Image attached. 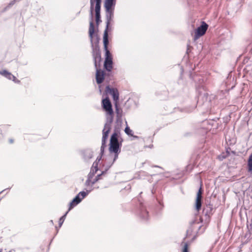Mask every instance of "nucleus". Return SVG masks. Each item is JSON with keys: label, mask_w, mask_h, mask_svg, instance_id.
I'll use <instances>...</instances> for the list:
<instances>
[{"label": "nucleus", "mask_w": 252, "mask_h": 252, "mask_svg": "<svg viewBox=\"0 0 252 252\" xmlns=\"http://www.w3.org/2000/svg\"><path fill=\"white\" fill-rule=\"evenodd\" d=\"M102 103L103 108L106 111L107 114V122L105 124L102 130V145L100 149L101 153H103L104 148L106 147V140L108 138V134L111 129V124L113 121V111L111 103L108 98L106 97L103 99Z\"/></svg>", "instance_id": "obj_1"}, {"label": "nucleus", "mask_w": 252, "mask_h": 252, "mask_svg": "<svg viewBox=\"0 0 252 252\" xmlns=\"http://www.w3.org/2000/svg\"><path fill=\"white\" fill-rule=\"evenodd\" d=\"M95 3V0H90V16L91 19V21L90 23L89 27V36L91 39V42L92 43V54L94 58L95 66H96L97 62L100 61L101 56L99 50V47L98 45V41L97 39L95 42H93V36L94 33V26L93 23V11L94 10V4Z\"/></svg>", "instance_id": "obj_2"}, {"label": "nucleus", "mask_w": 252, "mask_h": 252, "mask_svg": "<svg viewBox=\"0 0 252 252\" xmlns=\"http://www.w3.org/2000/svg\"><path fill=\"white\" fill-rule=\"evenodd\" d=\"M118 134L114 132L111 135L110 142L109 151L110 152L120 153V144L118 139Z\"/></svg>", "instance_id": "obj_3"}, {"label": "nucleus", "mask_w": 252, "mask_h": 252, "mask_svg": "<svg viewBox=\"0 0 252 252\" xmlns=\"http://www.w3.org/2000/svg\"><path fill=\"white\" fill-rule=\"evenodd\" d=\"M91 191V190H87V191H80L69 203L68 211H70L75 206L80 203L82 200L84 199Z\"/></svg>", "instance_id": "obj_4"}, {"label": "nucleus", "mask_w": 252, "mask_h": 252, "mask_svg": "<svg viewBox=\"0 0 252 252\" xmlns=\"http://www.w3.org/2000/svg\"><path fill=\"white\" fill-rule=\"evenodd\" d=\"M208 28V25L205 22H202L201 25L195 31V34L193 37L194 40H196L203 36L206 33Z\"/></svg>", "instance_id": "obj_5"}, {"label": "nucleus", "mask_w": 252, "mask_h": 252, "mask_svg": "<svg viewBox=\"0 0 252 252\" xmlns=\"http://www.w3.org/2000/svg\"><path fill=\"white\" fill-rule=\"evenodd\" d=\"M95 4L94 7V10L95 13V20L97 24H98L100 20V8H101V0H95Z\"/></svg>", "instance_id": "obj_6"}, {"label": "nucleus", "mask_w": 252, "mask_h": 252, "mask_svg": "<svg viewBox=\"0 0 252 252\" xmlns=\"http://www.w3.org/2000/svg\"><path fill=\"white\" fill-rule=\"evenodd\" d=\"M114 18V10H109L106 11V28L104 31V32H107L108 33V32L109 30V27L111 24V22L113 21V19Z\"/></svg>", "instance_id": "obj_7"}, {"label": "nucleus", "mask_w": 252, "mask_h": 252, "mask_svg": "<svg viewBox=\"0 0 252 252\" xmlns=\"http://www.w3.org/2000/svg\"><path fill=\"white\" fill-rule=\"evenodd\" d=\"M97 163L96 162H94L93 165V167H94L95 169V171H93V173H92V171L90 172V173L89 174L88 176V179L86 180L85 182V185L86 186H92V182L93 181L92 179L94 176V175L96 173V171H97Z\"/></svg>", "instance_id": "obj_8"}, {"label": "nucleus", "mask_w": 252, "mask_h": 252, "mask_svg": "<svg viewBox=\"0 0 252 252\" xmlns=\"http://www.w3.org/2000/svg\"><path fill=\"white\" fill-rule=\"evenodd\" d=\"M0 74L4 76L9 80H12L15 83H19L20 81L16 79V77L12 75L10 72H8L6 70L0 71Z\"/></svg>", "instance_id": "obj_9"}, {"label": "nucleus", "mask_w": 252, "mask_h": 252, "mask_svg": "<svg viewBox=\"0 0 252 252\" xmlns=\"http://www.w3.org/2000/svg\"><path fill=\"white\" fill-rule=\"evenodd\" d=\"M106 91L112 96L113 100L115 101V102H117L119 97V94L117 89L114 88H110L109 87H107Z\"/></svg>", "instance_id": "obj_10"}, {"label": "nucleus", "mask_w": 252, "mask_h": 252, "mask_svg": "<svg viewBox=\"0 0 252 252\" xmlns=\"http://www.w3.org/2000/svg\"><path fill=\"white\" fill-rule=\"evenodd\" d=\"M202 193L201 189L200 188L197 193L195 201V208L198 211L201 209L202 206Z\"/></svg>", "instance_id": "obj_11"}, {"label": "nucleus", "mask_w": 252, "mask_h": 252, "mask_svg": "<svg viewBox=\"0 0 252 252\" xmlns=\"http://www.w3.org/2000/svg\"><path fill=\"white\" fill-rule=\"evenodd\" d=\"M108 43H109L108 34L106 32H104L103 44H104V49L106 51V57L111 58L110 53L107 49V46H108Z\"/></svg>", "instance_id": "obj_12"}, {"label": "nucleus", "mask_w": 252, "mask_h": 252, "mask_svg": "<svg viewBox=\"0 0 252 252\" xmlns=\"http://www.w3.org/2000/svg\"><path fill=\"white\" fill-rule=\"evenodd\" d=\"M139 215L140 217L144 220H146L148 219V212L143 205H141L140 206V208L139 211Z\"/></svg>", "instance_id": "obj_13"}, {"label": "nucleus", "mask_w": 252, "mask_h": 252, "mask_svg": "<svg viewBox=\"0 0 252 252\" xmlns=\"http://www.w3.org/2000/svg\"><path fill=\"white\" fill-rule=\"evenodd\" d=\"M116 125L115 126L114 132H117V134H119L120 127L122 124V115L116 116V120L115 122Z\"/></svg>", "instance_id": "obj_14"}, {"label": "nucleus", "mask_w": 252, "mask_h": 252, "mask_svg": "<svg viewBox=\"0 0 252 252\" xmlns=\"http://www.w3.org/2000/svg\"><path fill=\"white\" fill-rule=\"evenodd\" d=\"M104 80V72L100 69H96V81L97 84H99L102 83Z\"/></svg>", "instance_id": "obj_15"}, {"label": "nucleus", "mask_w": 252, "mask_h": 252, "mask_svg": "<svg viewBox=\"0 0 252 252\" xmlns=\"http://www.w3.org/2000/svg\"><path fill=\"white\" fill-rule=\"evenodd\" d=\"M113 61L112 58L106 57L104 61V66L105 68L108 71H110L112 68Z\"/></svg>", "instance_id": "obj_16"}, {"label": "nucleus", "mask_w": 252, "mask_h": 252, "mask_svg": "<svg viewBox=\"0 0 252 252\" xmlns=\"http://www.w3.org/2000/svg\"><path fill=\"white\" fill-rule=\"evenodd\" d=\"M82 155L84 159L88 161L93 157V151L91 149H86L82 152Z\"/></svg>", "instance_id": "obj_17"}, {"label": "nucleus", "mask_w": 252, "mask_h": 252, "mask_svg": "<svg viewBox=\"0 0 252 252\" xmlns=\"http://www.w3.org/2000/svg\"><path fill=\"white\" fill-rule=\"evenodd\" d=\"M114 5V0H105L104 6L106 11L113 10L114 8H112V7Z\"/></svg>", "instance_id": "obj_18"}, {"label": "nucleus", "mask_w": 252, "mask_h": 252, "mask_svg": "<svg viewBox=\"0 0 252 252\" xmlns=\"http://www.w3.org/2000/svg\"><path fill=\"white\" fill-rule=\"evenodd\" d=\"M110 168V167H107L105 169L104 171H103L100 174L97 175L95 178L94 179H92V186L94 185L96 182H97L99 180H100V177L102 175H103L106 171L108 170V169Z\"/></svg>", "instance_id": "obj_19"}, {"label": "nucleus", "mask_w": 252, "mask_h": 252, "mask_svg": "<svg viewBox=\"0 0 252 252\" xmlns=\"http://www.w3.org/2000/svg\"><path fill=\"white\" fill-rule=\"evenodd\" d=\"M248 169L249 172H252V153L250 155L248 160Z\"/></svg>", "instance_id": "obj_20"}, {"label": "nucleus", "mask_w": 252, "mask_h": 252, "mask_svg": "<svg viewBox=\"0 0 252 252\" xmlns=\"http://www.w3.org/2000/svg\"><path fill=\"white\" fill-rule=\"evenodd\" d=\"M69 211L68 210V211H67L66 212V213L63 215V216L60 219V220H59V227H61L65 219V217H66V216L67 215V214L68 213Z\"/></svg>", "instance_id": "obj_21"}, {"label": "nucleus", "mask_w": 252, "mask_h": 252, "mask_svg": "<svg viewBox=\"0 0 252 252\" xmlns=\"http://www.w3.org/2000/svg\"><path fill=\"white\" fill-rule=\"evenodd\" d=\"M125 132L128 135L132 136L133 135L132 130H131L130 128L127 126L125 128Z\"/></svg>", "instance_id": "obj_22"}, {"label": "nucleus", "mask_w": 252, "mask_h": 252, "mask_svg": "<svg viewBox=\"0 0 252 252\" xmlns=\"http://www.w3.org/2000/svg\"><path fill=\"white\" fill-rule=\"evenodd\" d=\"M115 105L116 108V113H117V116L122 115L121 112L118 107L117 102H115Z\"/></svg>", "instance_id": "obj_23"}, {"label": "nucleus", "mask_w": 252, "mask_h": 252, "mask_svg": "<svg viewBox=\"0 0 252 252\" xmlns=\"http://www.w3.org/2000/svg\"><path fill=\"white\" fill-rule=\"evenodd\" d=\"M183 252H188V244L187 243L184 244Z\"/></svg>", "instance_id": "obj_24"}, {"label": "nucleus", "mask_w": 252, "mask_h": 252, "mask_svg": "<svg viewBox=\"0 0 252 252\" xmlns=\"http://www.w3.org/2000/svg\"><path fill=\"white\" fill-rule=\"evenodd\" d=\"M115 153V157H114V158L113 159V162H114L118 158V154L119 153Z\"/></svg>", "instance_id": "obj_25"}, {"label": "nucleus", "mask_w": 252, "mask_h": 252, "mask_svg": "<svg viewBox=\"0 0 252 252\" xmlns=\"http://www.w3.org/2000/svg\"><path fill=\"white\" fill-rule=\"evenodd\" d=\"M14 1L11 2V3H10L9 5L10 6L11 5H13L14 4Z\"/></svg>", "instance_id": "obj_26"}, {"label": "nucleus", "mask_w": 252, "mask_h": 252, "mask_svg": "<svg viewBox=\"0 0 252 252\" xmlns=\"http://www.w3.org/2000/svg\"><path fill=\"white\" fill-rule=\"evenodd\" d=\"M101 159V158H98V157L97 158V160L99 161Z\"/></svg>", "instance_id": "obj_27"}, {"label": "nucleus", "mask_w": 252, "mask_h": 252, "mask_svg": "<svg viewBox=\"0 0 252 252\" xmlns=\"http://www.w3.org/2000/svg\"><path fill=\"white\" fill-rule=\"evenodd\" d=\"M10 142L11 143H13V140L12 139H10Z\"/></svg>", "instance_id": "obj_28"}, {"label": "nucleus", "mask_w": 252, "mask_h": 252, "mask_svg": "<svg viewBox=\"0 0 252 252\" xmlns=\"http://www.w3.org/2000/svg\"><path fill=\"white\" fill-rule=\"evenodd\" d=\"M50 222H51V223H52V224H53V220H51L50 221Z\"/></svg>", "instance_id": "obj_29"}, {"label": "nucleus", "mask_w": 252, "mask_h": 252, "mask_svg": "<svg viewBox=\"0 0 252 252\" xmlns=\"http://www.w3.org/2000/svg\"><path fill=\"white\" fill-rule=\"evenodd\" d=\"M155 167H158V168H161L160 167H159V166H155Z\"/></svg>", "instance_id": "obj_30"}, {"label": "nucleus", "mask_w": 252, "mask_h": 252, "mask_svg": "<svg viewBox=\"0 0 252 252\" xmlns=\"http://www.w3.org/2000/svg\"><path fill=\"white\" fill-rule=\"evenodd\" d=\"M0 252H2V250L0 249Z\"/></svg>", "instance_id": "obj_31"}, {"label": "nucleus", "mask_w": 252, "mask_h": 252, "mask_svg": "<svg viewBox=\"0 0 252 252\" xmlns=\"http://www.w3.org/2000/svg\"><path fill=\"white\" fill-rule=\"evenodd\" d=\"M56 228L57 229V231H58V229H57V227H56Z\"/></svg>", "instance_id": "obj_32"}, {"label": "nucleus", "mask_w": 252, "mask_h": 252, "mask_svg": "<svg viewBox=\"0 0 252 252\" xmlns=\"http://www.w3.org/2000/svg\"><path fill=\"white\" fill-rule=\"evenodd\" d=\"M4 190H2V191H1V192H0V193L1 192H2V191H3Z\"/></svg>", "instance_id": "obj_33"}]
</instances>
